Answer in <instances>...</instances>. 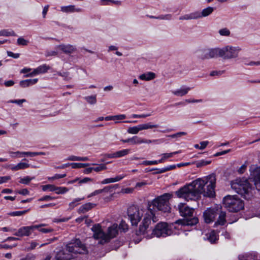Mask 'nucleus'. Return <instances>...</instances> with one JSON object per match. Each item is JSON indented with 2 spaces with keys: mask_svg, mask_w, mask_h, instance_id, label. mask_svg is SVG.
<instances>
[{
  "mask_svg": "<svg viewBox=\"0 0 260 260\" xmlns=\"http://www.w3.org/2000/svg\"><path fill=\"white\" fill-rule=\"evenodd\" d=\"M215 175L211 174L205 178L197 179L184 186L176 191V194L187 201L198 199L201 194L205 197H213L215 194Z\"/></svg>",
  "mask_w": 260,
  "mask_h": 260,
  "instance_id": "nucleus-1",
  "label": "nucleus"
},
{
  "mask_svg": "<svg viewBox=\"0 0 260 260\" xmlns=\"http://www.w3.org/2000/svg\"><path fill=\"white\" fill-rule=\"evenodd\" d=\"M151 209L146 208L140 209L136 206H131L127 209V215L132 225L137 226L140 220L143 218L141 224L139 229L136 231L138 235H144L147 238H151L152 236L147 235L149 231V226L152 222H156L158 219L156 216L150 211Z\"/></svg>",
  "mask_w": 260,
  "mask_h": 260,
  "instance_id": "nucleus-2",
  "label": "nucleus"
},
{
  "mask_svg": "<svg viewBox=\"0 0 260 260\" xmlns=\"http://www.w3.org/2000/svg\"><path fill=\"white\" fill-rule=\"evenodd\" d=\"M81 253V241L79 238L72 240L64 247L57 250L55 256L56 260H72Z\"/></svg>",
  "mask_w": 260,
  "mask_h": 260,
  "instance_id": "nucleus-3",
  "label": "nucleus"
},
{
  "mask_svg": "<svg viewBox=\"0 0 260 260\" xmlns=\"http://www.w3.org/2000/svg\"><path fill=\"white\" fill-rule=\"evenodd\" d=\"M172 197V194L166 193L154 199L151 202L148 203L147 207L148 209H151L150 210L154 215V216H156V210L164 212H168L170 211L169 200Z\"/></svg>",
  "mask_w": 260,
  "mask_h": 260,
  "instance_id": "nucleus-4",
  "label": "nucleus"
},
{
  "mask_svg": "<svg viewBox=\"0 0 260 260\" xmlns=\"http://www.w3.org/2000/svg\"><path fill=\"white\" fill-rule=\"evenodd\" d=\"M93 232V237L100 239V243L104 244L108 242L111 239L115 237L118 234V225L116 223L112 224L108 229V233L106 234L101 229L99 224H95L91 228Z\"/></svg>",
  "mask_w": 260,
  "mask_h": 260,
  "instance_id": "nucleus-5",
  "label": "nucleus"
},
{
  "mask_svg": "<svg viewBox=\"0 0 260 260\" xmlns=\"http://www.w3.org/2000/svg\"><path fill=\"white\" fill-rule=\"evenodd\" d=\"M178 209L181 216L186 218L185 219H179L175 221V223L181 225H193L196 224L199 219L193 217L194 209L189 207L185 203H180L178 205Z\"/></svg>",
  "mask_w": 260,
  "mask_h": 260,
  "instance_id": "nucleus-6",
  "label": "nucleus"
},
{
  "mask_svg": "<svg viewBox=\"0 0 260 260\" xmlns=\"http://www.w3.org/2000/svg\"><path fill=\"white\" fill-rule=\"evenodd\" d=\"M232 188L245 199L249 198L251 185L245 178H238L231 182Z\"/></svg>",
  "mask_w": 260,
  "mask_h": 260,
  "instance_id": "nucleus-7",
  "label": "nucleus"
},
{
  "mask_svg": "<svg viewBox=\"0 0 260 260\" xmlns=\"http://www.w3.org/2000/svg\"><path fill=\"white\" fill-rule=\"evenodd\" d=\"M222 201L224 207L231 212H238L244 207L243 201L237 196L228 195Z\"/></svg>",
  "mask_w": 260,
  "mask_h": 260,
  "instance_id": "nucleus-8",
  "label": "nucleus"
},
{
  "mask_svg": "<svg viewBox=\"0 0 260 260\" xmlns=\"http://www.w3.org/2000/svg\"><path fill=\"white\" fill-rule=\"evenodd\" d=\"M199 57L202 60L220 57V48H205L198 51Z\"/></svg>",
  "mask_w": 260,
  "mask_h": 260,
  "instance_id": "nucleus-9",
  "label": "nucleus"
},
{
  "mask_svg": "<svg viewBox=\"0 0 260 260\" xmlns=\"http://www.w3.org/2000/svg\"><path fill=\"white\" fill-rule=\"evenodd\" d=\"M241 50V49L238 46H226L220 48V57L224 59L236 58L238 56V54Z\"/></svg>",
  "mask_w": 260,
  "mask_h": 260,
  "instance_id": "nucleus-10",
  "label": "nucleus"
},
{
  "mask_svg": "<svg viewBox=\"0 0 260 260\" xmlns=\"http://www.w3.org/2000/svg\"><path fill=\"white\" fill-rule=\"evenodd\" d=\"M172 230L169 228L166 222H160L156 224L155 228L152 230V235L157 237H166L171 235Z\"/></svg>",
  "mask_w": 260,
  "mask_h": 260,
  "instance_id": "nucleus-11",
  "label": "nucleus"
},
{
  "mask_svg": "<svg viewBox=\"0 0 260 260\" xmlns=\"http://www.w3.org/2000/svg\"><path fill=\"white\" fill-rule=\"evenodd\" d=\"M46 225L45 224H41L39 225H34L31 226H23L18 229V231L14 234L16 236H28L31 232L37 229L41 228Z\"/></svg>",
  "mask_w": 260,
  "mask_h": 260,
  "instance_id": "nucleus-12",
  "label": "nucleus"
},
{
  "mask_svg": "<svg viewBox=\"0 0 260 260\" xmlns=\"http://www.w3.org/2000/svg\"><path fill=\"white\" fill-rule=\"evenodd\" d=\"M218 214L219 208L218 207L207 209L203 213L205 222L207 223L213 222Z\"/></svg>",
  "mask_w": 260,
  "mask_h": 260,
  "instance_id": "nucleus-13",
  "label": "nucleus"
},
{
  "mask_svg": "<svg viewBox=\"0 0 260 260\" xmlns=\"http://www.w3.org/2000/svg\"><path fill=\"white\" fill-rule=\"evenodd\" d=\"M56 48L68 55L75 52L76 50V47L71 44H61L56 46Z\"/></svg>",
  "mask_w": 260,
  "mask_h": 260,
  "instance_id": "nucleus-14",
  "label": "nucleus"
},
{
  "mask_svg": "<svg viewBox=\"0 0 260 260\" xmlns=\"http://www.w3.org/2000/svg\"><path fill=\"white\" fill-rule=\"evenodd\" d=\"M23 161H28V160L26 158H24L22 160V161L19 162L16 165H9L8 167H10V169L13 171L24 170L30 167V164L25 162H23Z\"/></svg>",
  "mask_w": 260,
  "mask_h": 260,
  "instance_id": "nucleus-15",
  "label": "nucleus"
},
{
  "mask_svg": "<svg viewBox=\"0 0 260 260\" xmlns=\"http://www.w3.org/2000/svg\"><path fill=\"white\" fill-rule=\"evenodd\" d=\"M217 215H218V218L217 221H216L214 223V227L218 225H223L226 222L225 212L221 211L220 209L219 208V214Z\"/></svg>",
  "mask_w": 260,
  "mask_h": 260,
  "instance_id": "nucleus-16",
  "label": "nucleus"
},
{
  "mask_svg": "<svg viewBox=\"0 0 260 260\" xmlns=\"http://www.w3.org/2000/svg\"><path fill=\"white\" fill-rule=\"evenodd\" d=\"M253 181L257 190L260 191V168H256L254 173Z\"/></svg>",
  "mask_w": 260,
  "mask_h": 260,
  "instance_id": "nucleus-17",
  "label": "nucleus"
},
{
  "mask_svg": "<svg viewBox=\"0 0 260 260\" xmlns=\"http://www.w3.org/2000/svg\"><path fill=\"white\" fill-rule=\"evenodd\" d=\"M199 14H198V12H194L191 13L190 14H187L181 16L179 17V19L180 20H188L191 19H197L199 18Z\"/></svg>",
  "mask_w": 260,
  "mask_h": 260,
  "instance_id": "nucleus-18",
  "label": "nucleus"
},
{
  "mask_svg": "<svg viewBox=\"0 0 260 260\" xmlns=\"http://www.w3.org/2000/svg\"><path fill=\"white\" fill-rule=\"evenodd\" d=\"M155 76L156 75L154 73L148 72L139 76V78L140 80L148 81L153 80L155 78Z\"/></svg>",
  "mask_w": 260,
  "mask_h": 260,
  "instance_id": "nucleus-19",
  "label": "nucleus"
},
{
  "mask_svg": "<svg viewBox=\"0 0 260 260\" xmlns=\"http://www.w3.org/2000/svg\"><path fill=\"white\" fill-rule=\"evenodd\" d=\"M60 10L62 12L69 13L79 12L80 10L79 8H76L74 5H70L68 6L61 7Z\"/></svg>",
  "mask_w": 260,
  "mask_h": 260,
  "instance_id": "nucleus-20",
  "label": "nucleus"
},
{
  "mask_svg": "<svg viewBox=\"0 0 260 260\" xmlns=\"http://www.w3.org/2000/svg\"><path fill=\"white\" fill-rule=\"evenodd\" d=\"M125 177V175H118L114 178H106L104 179L102 182L101 184H106L113 182L119 181Z\"/></svg>",
  "mask_w": 260,
  "mask_h": 260,
  "instance_id": "nucleus-21",
  "label": "nucleus"
},
{
  "mask_svg": "<svg viewBox=\"0 0 260 260\" xmlns=\"http://www.w3.org/2000/svg\"><path fill=\"white\" fill-rule=\"evenodd\" d=\"M191 89L190 87H184L182 88L178 89L176 90L172 91V93L177 96H182L186 94Z\"/></svg>",
  "mask_w": 260,
  "mask_h": 260,
  "instance_id": "nucleus-22",
  "label": "nucleus"
},
{
  "mask_svg": "<svg viewBox=\"0 0 260 260\" xmlns=\"http://www.w3.org/2000/svg\"><path fill=\"white\" fill-rule=\"evenodd\" d=\"M214 11V8L211 7H208L202 10L201 12H198L199 14V18L207 17L210 15Z\"/></svg>",
  "mask_w": 260,
  "mask_h": 260,
  "instance_id": "nucleus-23",
  "label": "nucleus"
},
{
  "mask_svg": "<svg viewBox=\"0 0 260 260\" xmlns=\"http://www.w3.org/2000/svg\"><path fill=\"white\" fill-rule=\"evenodd\" d=\"M129 143L131 145H136L142 144V138L138 136H134L132 138H129Z\"/></svg>",
  "mask_w": 260,
  "mask_h": 260,
  "instance_id": "nucleus-24",
  "label": "nucleus"
},
{
  "mask_svg": "<svg viewBox=\"0 0 260 260\" xmlns=\"http://www.w3.org/2000/svg\"><path fill=\"white\" fill-rule=\"evenodd\" d=\"M37 69V71L38 72L39 74H44L50 70V67L47 65L46 64H44L41 66H39Z\"/></svg>",
  "mask_w": 260,
  "mask_h": 260,
  "instance_id": "nucleus-25",
  "label": "nucleus"
},
{
  "mask_svg": "<svg viewBox=\"0 0 260 260\" xmlns=\"http://www.w3.org/2000/svg\"><path fill=\"white\" fill-rule=\"evenodd\" d=\"M118 187L117 184H115L113 185H109L105 187L104 188L102 189V190H105L104 191H103V193L104 194H106L108 193H111L113 190L116 189Z\"/></svg>",
  "mask_w": 260,
  "mask_h": 260,
  "instance_id": "nucleus-26",
  "label": "nucleus"
},
{
  "mask_svg": "<svg viewBox=\"0 0 260 260\" xmlns=\"http://www.w3.org/2000/svg\"><path fill=\"white\" fill-rule=\"evenodd\" d=\"M85 100L89 104L94 105L96 103V95H92L84 98Z\"/></svg>",
  "mask_w": 260,
  "mask_h": 260,
  "instance_id": "nucleus-27",
  "label": "nucleus"
},
{
  "mask_svg": "<svg viewBox=\"0 0 260 260\" xmlns=\"http://www.w3.org/2000/svg\"><path fill=\"white\" fill-rule=\"evenodd\" d=\"M130 152V149H126L115 152L116 158H119L124 156L128 154Z\"/></svg>",
  "mask_w": 260,
  "mask_h": 260,
  "instance_id": "nucleus-28",
  "label": "nucleus"
},
{
  "mask_svg": "<svg viewBox=\"0 0 260 260\" xmlns=\"http://www.w3.org/2000/svg\"><path fill=\"white\" fill-rule=\"evenodd\" d=\"M16 36L15 32L13 31H9L7 29H3L0 31V36Z\"/></svg>",
  "mask_w": 260,
  "mask_h": 260,
  "instance_id": "nucleus-29",
  "label": "nucleus"
},
{
  "mask_svg": "<svg viewBox=\"0 0 260 260\" xmlns=\"http://www.w3.org/2000/svg\"><path fill=\"white\" fill-rule=\"evenodd\" d=\"M208 239L211 243H214L217 240V236L214 231H212L210 233L209 236L208 237Z\"/></svg>",
  "mask_w": 260,
  "mask_h": 260,
  "instance_id": "nucleus-30",
  "label": "nucleus"
},
{
  "mask_svg": "<svg viewBox=\"0 0 260 260\" xmlns=\"http://www.w3.org/2000/svg\"><path fill=\"white\" fill-rule=\"evenodd\" d=\"M139 126L141 131L158 127L157 125H152L151 124V123L140 124Z\"/></svg>",
  "mask_w": 260,
  "mask_h": 260,
  "instance_id": "nucleus-31",
  "label": "nucleus"
},
{
  "mask_svg": "<svg viewBox=\"0 0 260 260\" xmlns=\"http://www.w3.org/2000/svg\"><path fill=\"white\" fill-rule=\"evenodd\" d=\"M95 206V204L91 203H87L85 204L84 205H82V212L89 211V210L94 207Z\"/></svg>",
  "mask_w": 260,
  "mask_h": 260,
  "instance_id": "nucleus-32",
  "label": "nucleus"
},
{
  "mask_svg": "<svg viewBox=\"0 0 260 260\" xmlns=\"http://www.w3.org/2000/svg\"><path fill=\"white\" fill-rule=\"evenodd\" d=\"M218 33L221 36L229 37L231 35L230 30L226 27L220 29Z\"/></svg>",
  "mask_w": 260,
  "mask_h": 260,
  "instance_id": "nucleus-33",
  "label": "nucleus"
},
{
  "mask_svg": "<svg viewBox=\"0 0 260 260\" xmlns=\"http://www.w3.org/2000/svg\"><path fill=\"white\" fill-rule=\"evenodd\" d=\"M140 131V126L138 125L136 126L129 127L127 129V133L131 134H137Z\"/></svg>",
  "mask_w": 260,
  "mask_h": 260,
  "instance_id": "nucleus-34",
  "label": "nucleus"
},
{
  "mask_svg": "<svg viewBox=\"0 0 260 260\" xmlns=\"http://www.w3.org/2000/svg\"><path fill=\"white\" fill-rule=\"evenodd\" d=\"M69 190V189L65 187H57L55 186V190L54 191L56 193L59 194H63L67 192Z\"/></svg>",
  "mask_w": 260,
  "mask_h": 260,
  "instance_id": "nucleus-35",
  "label": "nucleus"
},
{
  "mask_svg": "<svg viewBox=\"0 0 260 260\" xmlns=\"http://www.w3.org/2000/svg\"><path fill=\"white\" fill-rule=\"evenodd\" d=\"M92 168H93V170L96 172H101V171L105 170L107 169L106 164H101L99 166H98L95 167H92Z\"/></svg>",
  "mask_w": 260,
  "mask_h": 260,
  "instance_id": "nucleus-36",
  "label": "nucleus"
},
{
  "mask_svg": "<svg viewBox=\"0 0 260 260\" xmlns=\"http://www.w3.org/2000/svg\"><path fill=\"white\" fill-rule=\"evenodd\" d=\"M35 178V177H30L29 176H26L23 178H20L19 182L24 184H28L29 183Z\"/></svg>",
  "mask_w": 260,
  "mask_h": 260,
  "instance_id": "nucleus-37",
  "label": "nucleus"
},
{
  "mask_svg": "<svg viewBox=\"0 0 260 260\" xmlns=\"http://www.w3.org/2000/svg\"><path fill=\"white\" fill-rule=\"evenodd\" d=\"M27 211L28 210L14 211L10 212L8 213V214L11 216H20L25 214Z\"/></svg>",
  "mask_w": 260,
  "mask_h": 260,
  "instance_id": "nucleus-38",
  "label": "nucleus"
},
{
  "mask_svg": "<svg viewBox=\"0 0 260 260\" xmlns=\"http://www.w3.org/2000/svg\"><path fill=\"white\" fill-rule=\"evenodd\" d=\"M210 163H211L210 160H201L200 161H197L196 163V165L198 168H200V167L209 165Z\"/></svg>",
  "mask_w": 260,
  "mask_h": 260,
  "instance_id": "nucleus-39",
  "label": "nucleus"
},
{
  "mask_svg": "<svg viewBox=\"0 0 260 260\" xmlns=\"http://www.w3.org/2000/svg\"><path fill=\"white\" fill-rule=\"evenodd\" d=\"M29 41L23 38L22 37L19 38L17 40V43L18 45L26 46L27 45Z\"/></svg>",
  "mask_w": 260,
  "mask_h": 260,
  "instance_id": "nucleus-40",
  "label": "nucleus"
},
{
  "mask_svg": "<svg viewBox=\"0 0 260 260\" xmlns=\"http://www.w3.org/2000/svg\"><path fill=\"white\" fill-rule=\"evenodd\" d=\"M55 186L51 184H47L43 186L42 190L44 191L49 190L50 191H54L55 190Z\"/></svg>",
  "mask_w": 260,
  "mask_h": 260,
  "instance_id": "nucleus-41",
  "label": "nucleus"
},
{
  "mask_svg": "<svg viewBox=\"0 0 260 260\" xmlns=\"http://www.w3.org/2000/svg\"><path fill=\"white\" fill-rule=\"evenodd\" d=\"M113 120H116L115 123H118V120H123L126 118V116L124 114H119L113 116Z\"/></svg>",
  "mask_w": 260,
  "mask_h": 260,
  "instance_id": "nucleus-42",
  "label": "nucleus"
},
{
  "mask_svg": "<svg viewBox=\"0 0 260 260\" xmlns=\"http://www.w3.org/2000/svg\"><path fill=\"white\" fill-rule=\"evenodd\" d=\"M81 199L80 198L75 199L72 202L70 203L69 204L70 209H73L75 207H76L77 205L80 204V202Z\"/></svg>",
  "mask_w": 260,
  "mask_h": 260,
  "instance_id": "nucleus-43",
  "label": "nucleus"
},
{
  "mask_svg": "<svg viewBox=\"0 0 260 260\" xmlns=\"http://www.w3.org/2000/svg\"><path fill=\"white\" fill-rule=\"evenodd\" d=\"M172 15L170 14L159 15L156 18L157 19L169 20L172 19Z\"/></svg>",
  "mask_w": 260,
  "mask_h": 260,
  "instance_id": "nucleus-44",
  "label": "nucleus"
},
{
  "mask_svg": "<svg viewBox=\"0 0 260 260\" xmlns=\"http://www.w3.org/2000/svg\"><path fill=\"white\" fill-rule=\"evenodd\" d=\"M42 155H45V153L44 152H27V156L34 157Z\"/></svg>",
  "mask_w": 260,
  "mask_h": 260,
  "instance_id": "nucleus-45",
  "label": "nucleus"
},
{
  "mask_svg": "<svg viewBox=\"0 0 260 260\" xmlns=\"http://www.w3.org/2000/svg\"><path fill=\"white\" fill-rule=\"evenodd\" d=\"M161 155L162 156L161 158L158 160V162H159V163H162L165 161V159L172 157V154L170 153H163Z\"/></svg>",
  "mask_w": 260,
  "mask_h": 260,
  "instance_id": "nucleus-46",
  "label": "nucleus"
},
{
  "mask_svg": "<svg viewBox=\"0 0 260 260\" xmlns=\"http://www.w3.org/2000/svg\"><path fill=\"white\" fill-rule=\"evenodd\" d=\"M26 102L25 99H21V100H10L8 102V103L16 104L19 106H21L22 103Z\"/></svg>",
  "mask_w": 260,
  "mask_h": 260,
  "instance_id": "nucleus-47",
  "label": "nucleus"
},
{
  "mask_svg": "<svg viewBox=\"0 0 260 260\" xmlns=\"http://www.w3.org/2000/svg\"><path fill=\"white\" fill-rule=\"evenodd\" d=\"M56 198L50 196H45L40 198L39 201H49L55 199Z\"/></svg>",
  "mask_w": 260,
  "mask_h": 260,
  "instance_id": "nucleus-48",
  "label": "nucleus"
},
{
  "mask_svg": "<svg viewBox=\"0 0 260 260\" xmlns=\"http://www.w3.org/2000/svg\"><path fill=\"white\" fill-rule=\"evenodd\" d=\"M38 245H39V243H38L36 241H32L30 244V246L26 248L27 251H30L34 249Z\"/></svg>",
  "mask_w": 260,
  "mask_h": 260,
  "instance_id": "nucleus-49",
  "label": "nucleus"
},
{
  "mask_svg": "<svg viewBox=\"0 0 260 260\" xmlns=\"http://www.w3.org/2000/svg\"><path fill=\"white\" fill-rule=\"evenodd\" d=\"M9 154L10 155L11 157H13V158H15V157H21V156L20 155V151H16V152H13V151H9Z\"/></svg>",
  "mask_w": 260,
  "mask_h": 260,
  "instance_id": "nucleus-50",
  "label": "nucleus"
},
{
  "mask_svg": "<svg viewBox=\"0 0 260 260\" xmlns=\"http://www.w3.org/2000/svg\"><path fill=\"white\" fill-rule=\"evenodd\" d=\"M58 54V52L55 51H46L45 53L46 57H49L52 56H56Z\"/></svg>",
  "mask_w": 260,
  "mask_h": 260,
  "instance_id": "nucleus-51",
  "label": "nucleus"
},
{
  "mask_svg": "<svg viewBox=\"0 0 260 260\" xmlns=\"http://www.w3.org/2000/svg\"><path fill=\"white\" fill-rule=\"evenodd\" d=\"M186 135V133L182 132L177 133L173 134V135H170V136H169V137L172 138H176L180 137L182 136H185Z\"/></svg>",
  "mask_w": 260,
  "mask_h": 260,
  "instance_id": "nucleus-52",
  "label": "nucleus"
},
{
  "mask_svg": "<svg viewBox=\"0 0 260 260\" xmlns=\"http://www.w3.org/2000/svg\"><path fill=\"white\" fill-rule=\"evenodd\" d=\"M57 74L63 77L65 80H68L70 78L69 74L68 72H57Z\"/></svg>",
  "mask_w": 260,
  "mask_h": 260,
  "instance_id": "nucleus-53",
  "label": "nucleus"
},
{
  "mask_svg": "<svg viewBox=\"0 0 260 260\" xmlns=\"http://www.w3.org/2000/svg\"><path fill=\"white\" fill-rule=\"evenodd\" d=\"M66 176V174H55L54 176L49 178V179L50 180H55V179H58L60 178H64Z\"/></svg>",
  "mask_w": 260,
  "mask_h": 260,
  "instance_id": "nucleus-54",
  "label": "nucleus"
},
{
  "mask_svg": "<svg viewBox=\"0 0 260 260\" xmlns=\"http://www.w3.org/2000/svg\"><path fill=\"white\" fill-rule=\"evenodd\" d=\"M35 255L32 254H28L25 256V257L21 258L20 260H35Z\"/></svg>",
  "mask_w": 260,
  "mask_h": 260,
  "instance_id": "nucleus-55",
  "label": "nucleus"
},
{
  "mask_svg": "<svg viewBox=\"0 0 260 260\" xmlns=\"http://www.w3.org/2000/svg\"><path fill=\"white\" fill-rule=\"evenodd\" d=\"M119 229H122L123 231H125L128 230V225L125 222L122 221L119 224Z\"/></svg>",
  "mask_w": 260,
  "mask_h": 260,
  "instance_id": "nucleus-56",
  "label": "nucleus"
},
{
  "mask_svg": "<svg viewBox=\"0 0 260 260\" xmlns=\"http://www.w3.org/2000/svg\"><path fill=\"white\" fill-rule=\"evenodd\" d=\"M11 179V177L9 176L0 177V184L7 182Z\"/></svg>",
  "mask_w": 260,
  "mask_h": 260,
  "instance_id": "nucleus-57",
  "label": "nucleus"
},
{
  "mask_svg": "<svg viewBox=\"0 0 260 260\" xmlns=\"http://www.w3.org/2000/svg\"><path fill=\"white\" fill-rule=\"evenodd\" d=\"M159 164V162H158V160H153V161H144L142 162L143 165H156Z\"/></svg>",
  "mask_w": 260,
  "mask_h": 260,
  "instance_id": "nucleus-58",
  "label": "nucleus"
},
{
  "mask_svg": "<svg viewBox=\"0 0 260 260\" xmlns=\"http://www.w3.org/2000/svg\"><path fill=\"white\" fill-rule=\"evenodd\" d=\"M39 231L42 233H48L52 232L53 230L52 229L48 228V229H45V228H39L38 229Z\"/></svg>",
  "mask_w": 260,
  "mask_h": 260,
  "instance_id": "nucleus-59",
  "label": "nucleus"
},
{
  "mask_svg": "<svg viewBox=\"0 0 260 260\" xmlns=\"http://www.w3.org/2000/svg\"><path fill=\"white\" fill-rule=\"evenodd\" d=\"M19 85L22 88H25L29 86L27 79L21 81L19 83Z\"/></svg>",
  "mask_w": 260,
  "mask_h": 260,
  "instance_id": "nucleus-60",
  "label": "nucleus"
},
{
  "mask_svg": "<svg viewBox=\"0 0 260 260\" xmlns=\"http://www.w3.org/2000/svg\"><path fill=\"white\" fill-rule=\"evenodd\" d=\"M208 144H209V142L207 141H202V142H200V150L204 149L207 147V146L208 145Z\"/></svg>",
  "mask_w": 260,
  "mask_h": 260,
  "instance_id": "nucleus-61",
  "label": "nucleus"
},
{
  "mask_svg": "<svg viewBox=\"0 0 260 260\" xmlns=\"http://www.w3.org/2000/svg\"><path fill=\"white\" fill-rule=\"evenodd\" d=\"M223 73V71H213L210 73V75L211 76H216V75L220 76V75H221Z\"/></svg>",
  "mask_w": 260,
  "mask_h": 260,
  "instance_id": "nucleus-62",
  "label": "nucleus"
},
{
  "mask_svg": "<svg viewBox=\"0 0 260 260\" xmlns=\"http://www.w3.org/2000/svg\"><path fill=\"white\" fill-rule=\"evenodd\" d=\"M246 65L249 66H260V61H251L249 62L246 63Z\"/></svg>",
  "mask_w": 260,
  "mask_h": 260,
  "instance_id": "nucleus-63",
  "label": "nucleus"
},
{
  "mask_svg": "<svg viewBox=\"0 0 260 260\" xmlns=\"http://www.w3.org/2000/svg\"><path fill=\"white\" fill-rule=\"evenodd\" d=\"M247 166L246 165L243 164L242 165L240 168L238 170V172L239 174H243L246 169Z\"/></svg>",
  "mask_w": 260,
  "mask_h": 260,
  "instance_id": "nucleus-64",
  "label": "nucleus"
}]
</instances>
